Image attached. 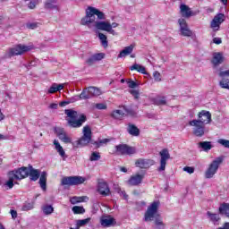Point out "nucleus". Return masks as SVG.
Listing matches in <instances>:
<instances>
[{
  "instance_id": "f257e3e1",
  "label": "nucleus",
  "mask_w": 229,
  "mask_h": 229,
  "mask_svg": "<svg viewBox=\"0 0 229 229\" xmlns=\"http://www.w3.org/2000/svg\"><path fill=\"white\" fill-rule=\"evenodd\" d=\"M158 207H160L159 201H154L152 202L147 208V211L144 215V221L148 223V221L154 220V225L156 226V229H165V224H164V220L162 219V216L158 215Z\"/></svg>"
},
{
  "instance_id": "f03ea898",
  "label": "nucleus",
  "mask_w": 229,
  "mask_h": 229,
  "mask_svg": "<svg viewBox=\"0 0 229 229\" xmlns=\"http://www.w3.org/2000/svg\"><path fill=\"white\" fill-rule=\"evenodd\" d=\"M64 114L66 115L65 121L69 128H81L83 123H87V115L85 114H78V111L73 109H65Z\"/></svg>"
},
{
  "instance_id": "7ed1b4c3",
  "label": "nucleus",
  "mask_w": 229,
  "mask_h": 229,
  "mask_svg": "<svg viewBox=\"0 0 229 229\" xmlns=\"http://www.w3.org/2000/svg\"><path fill=\"white\" fill-rule=\"evenodd\" d=\"M96 15L100 21H105V19H106L105 13L97 8L89 6L86 9V15L81 20V25L87 26V28L91 29L96 22Z\"/></svg>"
},
{
  "instance_id": "20e7f679",
  "label": "nucleus",
  "mask_w": 229,
  "mask_h": 229,
  "mask_svg": "<svg viewBox=\"0 0 229 229\" xmlns=\"http://www.w3.org/2000/svg\"><path fill=\"white\" fill-rule=\"evenodd\" d=\"M82 133V137L72 143L73 148H85L92 142V129H90V126H84Z\"/></svg>"
},
{
  "instance_id": "39448f33",
  "label": "nucleus",
  "mask_w": 229,
  "mask_h": 229,
  "mask_svg": "<svg viewBox=\"0 0 229 229\" xmlns=\"http://www.w3.org/2000/svg\"><path fill=\"white\" fill-rule=\"evenodd\" d=\"M223 160H225V157H218L213 160L205 172V178H214V175L217 173L219 166L223 164Z\"/></svg>"
},
{
  "instance_id": "423d86ee",
  "label": "nucleus",
  "mask_w": 229,
  "mask_h": 229,
  "mask_svg": "<svg viewBox=\"0 0 229 229\" xmlns=\"http://www.w3.org/2000/svg\"><path fill=\"white\" fill-rule=\"evenodd\" d=\"M31 49H33V46L18 44L13 47L9 48L8 56L9 58H12V56H21V55L31 51Z\"/></svg>"
},
{
  "instance_id": "0eeeda50",
  "label": "nucleus",
  "mask_w": 229,
  "mask_h": 229,
  "mask_svg": "<svg viewBox=\"0 0 229 229\" xmlns=\"http://www.w3.org/2000/svg\"><path fill=\"white\" fill-rule=\"evenodd\" d=\"M189 125L192 126V134L195 137H203L207 133L206 125L196 121V119L190 121Z\"/></svg>"
},
{
  "instance_id": "6e6552de",
  "label": "nucleus",
  "mask_w": 229,
  "mask_h": 229,
  "mask_svg": "<svg viewBox=\"0 0 229 229\" xmlns=\"http://www.w3.org/2000/svg\"><path fill=\"white\" fill-rule=\"evenodd\" d=\"M115 151L117 155L131 157V155H135V153H137V148L128 144H119L115 146Z\"/></svg>"
},
{
  "instance_id": "1a4fd4ad",
  "label": "nucleus",
  "mask_w": 229,
  "mask_h": 229,
  "mask_svg": "<svg viewBox=\"0 0 229 229\" xmlns=\"http://www.w3.org/2000/svg\"><path fill=\"white\" fill-rule=\"evenodd\" d=\"M85 177L81 176H69V177H64L61 180V185H68V187H71L72 185H81V183H85Z\"/></svg>"
},
{
  "instance_id": "9d476101",
  "label": "nucleus",
  "mask_w": 229,
  "mask_h": 229,
  "mask_svg": "<svg viewBox=\"0 0 229 229\" xmlns=\"http://www.w3.org/2000/svg\"><path fill=\"white\" fill-rule=\"evenodd\" d=\"M160 161H159V167L157 171L162 173V171H165V166L167 165V160L171 158V154H169V150L167 148H163L159 152Z\"/></svg>"
},
{
  "instance_id": "9b49d317",
  "label": "nucleus",
  "mask_w": 229,
  "mask_h": 229,
  "mask_svg": "<svg viewBox=\"0 0 229 229\" xmlns=\"http://www.w3.org/2000/svg\"><path fill=\"white\" fill-rule=\"evenodd\" d=\"M9 174L14 175V178L16 180H24V178H28V176H30V168L22 166L18 168L17 170H13L9 172Z\"/></svg>"
},
{
  "instance_id": "f8f14e48",
  "label": "nucleus",
  "mask_w": 229,
  "mask_h": 229,
  "mask_svg": "<svg viewBox=\"0 0 229 229\" xmlns=\"http://www.w3.org/2000/svg\"><path fill=\"white\" fill-rule=\"evenodd\" d=\"M178 24L180 26V31L182 37H192V31L189 28V24L185 19L180 18L178 20Z\"/></svg>"
},
{
  "instance_id": "ddd939ff",
  "label": "nucleus",
  "mask_w": 229,
  "mask_h": 229,
  "mask_svg": "<svg viewBox=\"0 0 229 229\" xmlns=\"http://www.w3.org/2000/svg\"><path fill=\"white\" fill-rule=\"evenodd\" d=\"M198 117L199 119H196V121L206 126L207 124H210V123H212V114H210L208 111H200L198 114Z\"/></svg>"
},
{
  "instance_id": "4468645a",
  "label": "nucleus",
  "mask_w": 229,
  "mask_h": 229,
  "mask_svg": "<svg viewBox=\"0 0 229 229\" xmlns=\"http://www.w3.org/2000/svg\"><path fill=\"white\" fill-rule=\"evenodd\" d=\"M55 135L58 137V139L64 142V144H72V139L67 135V132H65V130L64 128H55Z\"/></svg>"
},
{
  "instance_id": "2eb2a0df",
  "label": "nucleus",
  "mask_w": 229,
  "mask_h": 229,
  "mask_svg": "<svg viewBox=\"0 0 229 229\" xmlns=\"http://www.w3.org/2000/svg\"><path fill=\"white\" fill-rule=\"evenodd\" d=\"M145 176H146V173L136 174L134 175H131L129 178V180L127 181V183L131 187H137V185H140V183H142V180H144Z\"/></svg>"
},
{
  "instance_id": "dca6fc26",
  "label": "nucleus",
  "mask_w": 229,
  "mask_h": 229,
  "mask_svg": "<svg viewBox=\"0 0 229 229\" xmlns=\"http://www.w3.org/2000/svg\"><path fill=\"white\" fill-rule=\"evenodd\" d=\"M151 165H155V160L153 159L138 158L135 161V166L140 169H149Z\"/></svg>"
},
{
  "instance_id": "f3484780",
  "label": "nucleus",
  "mask_w": 229,
  "mask_h": 229,
  "mask_svg": "<svg viewBox=\"0 0 229 229\" xmlns=\"http://www.w3.org/2000/svg\"><path fill=\"white\" fill-rule=\"evenodd\" d=\"M97 191L100 196H103L104 198H106V196H110L112 194V191H110V186H108V183L106 182H99L98 184Z\"/></svg>"
},
{
  "instance_id": "a211bd4d",
  "label": "nucleus",
  "mask_w": 229,
  "mask_h": 229,
  "mask_svg": "<svg viewBox=\"0 0 229 229\" xmlns=\"http://www.w3.org/2000/svg\"><path fill=\"white\" fill-rule=\"evenodd\" d=\"M92 28H96V30H98L100 31H106L107 33H110V21H95L92 25Z\"/></svg>"
},
{
  "instance_id": "6ab92c4d",
  "label": "nucleus",
  "mask_w": 229,
  "mask_h": 229,
  "mask_svg": "<svg viewBox=\"0 0 229 229\" xmlns=\"http://www.w3.org/2000/svg\"><path fill=\"white\" fill-rule=\"evenodd\" d=\"M223 22H225V14L218 13L212 20V21H211V28L215 31H217L219 30V26H221V24H223Z\"/></svg>"
},
{
  "instance_id": "aec40b11",
  "label": "nucleus",
  "mask_w": 229,
  "mask_h": 229,
  "mask_svg": "<svg viewBox=\"0 0 229 229\" xmlns=\"http://www.w3.org/2000/svg\"><path fill=\"white\" fill-rule=\"evenodd\" d=\"M104 58H105V53H97L89 56L86 60V64L90 67L94 64H96V62H101V60H103Z\"/></svg>"
},
{
  "instance_id": "412c9836",
  "label": "nucleus",
  "mask_w": 229,
  "mask_h": 229,
  "mask_svg": "<svg viewBox=\"0 0 229 229\" xmlns=\"http://www.w3.org/2000/svg\"><path fill=\"white\" fill-rule=\"evenodd\" d=\"M180 13L182 17H184V19H191L193 15L192 11L187 4H181Z\"/></svg>"
},
{
  "instance_id": "4be33fe9",
  "label": "nucleus",
  "mask_w": 229,
  "mask_h": 229,
  "mask_svg": "<svg viewBox=\"0 0 229 229\" xmlns=\"http://www.w3.org/2000/svg\"><path fill=\"white\" fill-rule=\"evenodd\" d=\"M127 131L131 137H139L140 135V129L133 123H128Z\"/></svg>"
},
{
  "instance_id": "5701e85b",
  "label": "nucleus",
  "mask_w": 229,
  "mask_h": 229,
  "mask_svg": "<svg viewBox=\"0 0 229 229\" xmlns=\"http://www.w3.org/2000/svg\"><path fill=\"white\" fill-rule=\"evenodd\" d=\"M29 176L31 182H37L40 178V170L34 169L33 166L30 165Z\"/></svg>"
},
{
  "instance_id": "b1692460",
  "label": "nucleus",
  "mask_w": 229,
  "mask_h": 229,
  "mask_svg": "<svg viewBox=\"0 0 229 229\" xmlns=\"http://www.w3.org/2000/svg\"><path fill=\"white\" fill-rule=\"evenodd\" d=\"M225 62V57L223 56L222 53H215L213 55L212 64H215V66L221 65Z\"/></svg>"
},
{
  "instance_id": "393cba45",
  "label": "nucleus",
  "mask_w": 229,
  "mask_h": 229,
  "mask_svg": "<svg viewBox=\"0 0 229 229\" xmlns=\"http://www.w3.org/2000/svg\"><path fill=\"white\" fill-rule=\"evenodd\" d=\"M39 185L42 191H47V173L42 172L39 177Z\"/></svg>"
},
{
  "instance_id": "a878e982",
  "label": "nucleus",
  "mask_w": 229,
  "mask_h": 229,
  "mask_svg": "<svg viewBox=\"0 0 229 229\" xmlns=\"http://www.w3.org/2000/svg\"><path fill=\"white\" fill-rule=\"evenodd\" d=\"M218 213L220 216H225V217L229 218V203H222L218 208Z\"/></svg>"
},
{
  "instance_id": "bb28decb",
  "label": "nucleus",
  "mask_w": 229,
  "mask_h": 229,
  "mask_svg": "<svg viewBox=\"0 0 229 229\" xmlns=\"http://www.w3.org/2000/svg\"><path fill=\"white\" fill-rule=\"evenodd\" d=\"M133 47H135L133 45L125 47L124 49L119 53L118 58H124V56H128V55H131L133 53Z\"/></svg>"
},
{
  "instance_id": "cd10ccee",
  "label": "nucleus",
  "mask_w": 229,
  "mask_h": 229,
  "mask_svg": "<svg viewBox=\"0 0 229 229\" xmlns=\"http://www.w3.org/2000/svg\"><path fill=\"white\" fill-rule=\"evenodd\" d=\"M198 146L200 149H203V151H206V152L210 151V149L214 148V146H212L211 141H200L199 142Z\"/></svg>"
},
{
  "instance_id": "c85d7f7f",
  "label": "nucleus",
  "mask_w": 229,
  "mask_h": 229,
  "mask_svg": "<svg viewBox=\"0 0 229 229\" xmlns=\"http://www.w3.org/2000/svg\"><path fill=\"white\" fill-rule=\"evenodd\" d=\"M101 225L105 227L112 226L114 223H115V219L110 217V216H105L101 218L100 220Z\"/></svg>"
},
{
  "instance_id": "c756f323",
  "label": "nucleus",
  "mask_w": 229,
  "mask_h": 229,
  "mask_svg": "<svg viewBox=\"0 0 229 229\" xmlns=\"http://www.w3.org/2000/svg\"><path fill=\"white\" fill-rule=\"evenodd\" d=\"M130 71H137V72H140L141 74H148V72H146V67L139 64H134L130 67Z\"/></svg>"
},
{
  "instance_id": "7c9ffc66",
  "label": "nucleus",
  "mask_w": 229,
  "mask_h": 229,
  "mask_svg": "<svg viewBox=\"0 0 229 229\" xmlns=\"http://www.w3.org/2000/svg\"><path fill=\"white\" fill-rule=\"evenodd\" d=\"M88 90L89 92L90 98L101 96V89H99V88H97L94 86H89V87H88Z\"/></svg>"
},
{
  "instance_id": "2f4dec72",
  "label": "nucleus",
  "mask_w": 229,
  "mask_h": 229,
  "mask_svg": "<svg viewBox=\"0 0 229 229\" xmlns=\"http://www.w3.org/2000/svg\"><path fill=\"white\" fill-rule=\"evenodd\" d=\"M64 84H56L54 83L48 89V94H55V92H59V90H64Z\"/></svg>"
},
{
  "instance_id": "473e14b6",
  "label": "nucleus",
  "mask_w": 229,
  "mask_h": 229,
  "mask_svg": "<svg viewBox=\"0 0 229 229\" xmlns=\"http://www.w3.org/2000/svg\"><path fill=\"white\" fill-rule=\"evenodd\" d=\"M54 146L55 147V150L60 155V157L64 158L65 157V150H64V147H62V145H60V142H58V140H54Z\"/></svg>"
},
{
  "instance_id": "72a5a7b5",
  "label": "nucleus",
  "mask_w": 229,
  "mask_h": 229,
  "mask_svg": "<svg viewBox=\"0 0 229 229\" xmlns=\"http://www.w3.org/2000/svg\"><path fill=\"white\" fill-rule=\"evenodd\" d=\"M207 216L209 217L211 223H213L215 225H216V223H219V221H221V216H219V214H216V213L208 211Z\"/></svg>"
},
{
  "instance_id": "f704fd0d",
  "label": "nucleus",
  "mask_w": 229,
  "mask_h": 229,
  "mask_svg": "<svg viewBox=\"0 0 229 229\" xmlns=\"http://www.w3.org/2000/svg\"><path fill=\"white\" fill-rule=\"evenodd\" d=\"M41 210L45 214V216H51V214L55 212V208H53L52 205L46 204L42 206Z\"/></svg>"
},
{
  "instance_id": "c9c22d12",
  "label": "nucleus",
  "mask_w": 229,
  "mask_h": 229,
  "mask_svg": "<svg viewBox=\"0 0 229 229\" xmlns=\"http://www.w3.org/2000/svg\"><path fill=\"white\" fill-rule=\"evenodd\" d=\"M154 105L157 106L167 105V100H165V97H156L153 98Z\"/></svg>"
},
{
  "instance_id": "e433bc0d",
  "label": "nucleus",
  "mask_w": 229,
  "mask_h": 229,
  "mask_svg": "<svg viewBox=\"0 0 229 229\" xmlns=\"http://www.w3.org/2000/svg\"><path fill=\"white\" fill-rule=\"evenodd\" d=\"M77 98H79L78 99H90V98H92L90 97V93H89L88 88L83 89L80 95H78Z\"/></svg>"
},
{
  "instance_id": "4c0bfd02",
  "label": "nucleus",
  "mask_w": 229,
  "mask_h": 229,
  "mask_svg": "<svg viewBox=\"0 0 229 229\" xmlns=\"http://www.w3.org/2000/svg\"><path fill=\"white\" fill-rule=\"evenodd\" d=\"M111 117H113V119L121 120L123 117H124V112L119 109L114 110L111 113Z\"/></svg>"
},
{
  "instance_id": "58836bf2",
  "label": "nucleus",
  "mask_w": 229,
  "mask_h": 229,
  "mask_svg": "<svg viewBox=\"0 0 229 229\" xmlns=\"http://www.w3.org/2000/svg\"><path fill=\"white\" fill-rule=\"evenodd\" d=\"M98 38H99L103 47H105V48L108 47V38H106V35L99 32L98 33Z\"/></svg>"
},
{
  "instance_id": "ea45409f",
  "label": "nucleus",
  "mask_w": 229,
  "mask_h": 229,
  "mask_svg": "<svg viewBox=\"0 0 229 229\" xmlns=\"http://www.w3.org/2000/svg\"><path fill=\"white\" fill-rule=\"evenodd\" d=\"M90 223V217L82 219V220H77L76 221V227L77 229L81 228V226H85V225H89Z\"/></svg>"
},
{
  "instance_id": "a19ab883",
  "label": "nucleus",
  "mask_w": 229,
  "mask_h": 229,
  "mask_svg": "<svg viewBox=\"0 0 229 229\" xmlns=\"http://www.w3.org/2000/svg\"><path fill=\"white\" fill-rule=\"evenodd\" d=\"M87 197H72L70 199L72 205H76V203H83Z\"/></svg>"
},
{
  "instance_id": "79ce46f5",
  "label": "nucleus",
  "mask_w": 229,
  "mask_h": 229,
  "mask_svg": "<svg viewBox=\"0 0 229 229\" xmlns=\"http://www.w3.org/2000/svg\"><path fill=\"white\" fill-rule=\"evenodd\" d=\"M14 180H17L15 178V175L13 174H9V179L8 181L5 182L6 187H8V189H13V182Z\"/></svg>"
},
{
  "instance_id": "37998d69",
  "label": "nucleus",
  "mask_w": 229,
  "mask_h": 229,
  "mask_svg": "<svg viewBox=\"0 0 229 229\" xmlns=\"http://www.w3.org/2000/svg\"><path fill=\"white\" fill-rule=\"evenodd\" d=\"M73 214L75 215H80V214H83L85 212V208H83V206H74L72 208Z\"/></svg>"
},
{
  "instance_id": "c03bdc74",
  "label": "nucleus",
  "mask_w": 229,
  "mask_h": 229,
  "mask_svg": "<svg viewBox=\"0 0 229 229\" xmlns=\"http://www.w3.org/2000/svg\"><path fill=\"white\" fill-rule=\"evenodd\" d=\"M101 158V154L99 152H92L89 160L90 162H98V160H100Z\"/></svg>"
},
{
  "instance_id": "a18cd8bd",
  "label": "nucleus",
  "mask_w": 229,
  "mask_h": 229,
  "mask_svg": "<svg viewBox=\"0 0 229 229\" xmlns=\"http://www.w3.org/2000/svg\"><path fill=\"white\" fill-rule=\"evenodd\" d=\"M219 85L222 89H227L229 90V80L222 77V81H220Z\"/></svg>"
},
{
  "instance_id": "49530a36",
  "label": "nucleus",
  "mask_w": 229,
  "mask_h": 229,
  "mask_svg": "<svg viewBox=\"0 0 229 229\" xmlns=\"http://www.w3.org/2000/svg\"><path fill=\"white\" fill-rule=\"evenodd\" d=\"M127 84L129 89H137V87H139V83L131 80L127 81Z\"/></svg>"
},
{
  "instance_id": "de8ad7c7",
  "label": "nucleus",
  "mask_w": 229,
  "mask_h": 229,
  "mask_svg": "<svg viewBox=\"0 0 229 229\" xmlns=\"http://www.w3.org/2000/svg\"><path fill=\"white\" fill-rule=\"evenodd\" d=\"M218 144H221L224 148H229V140L220 139L218 140Z\"/></svg>"
},
{
  "instance_id": "09e8293b",
  "label": "nucleus",
  "mask_w": 229,
  "mask_h": 229,
  "mask_svg": "<svg viewBox=\"0 0 229 229\" xmlns=\"http://www.w3.org/2000/svg\"><path fill=\"white\" fill-rule=\"evenodd\" d=\"M130 94L133 96L134 99H139L140 98V93L137 89H131Z\"/></svg>"
},
{
  "instance_id": "8fccbe9b",
  "label": "nucleus",
  "mask_w": 229,
  "mask_h": 229,
  "mask_svg": "<svg viewBox=\"0 0 229 229\" xmlns=\"http://www.w3.org/2000/svg\"><path fill=\"white\" fill-rule=\"evenodd\" d=\"M22 210L28 212V210H33V203H27L22 206Z\"/></svg>"
},
{
  "instance_id": "3c124183",
  "label": "nucleus",
  "mask_w": 229,
  "mask_h": 229,
  "mask_svg": "<svg viewBox=\"0 0 229 229\" xmlns=\"http://www.w3.org/2000/svg\"><path fill=\"white\" fill-rule=\"evenodd\" d=\"M28 30H37L38 28V22L27 23Z\"/></svg>"
},
{
  "instance_id": "603ef678",
  "label": "nucleus",
  "mask_w": 229,
  "mask_h": 229,
  "mask_svg": "<svg viewBox=\"0 0 229 229\" xmlns=\"http://www.w3.org/2000/svg\"><path fill=\"white\" fill-rule=\"evenodd\" d=\"M153 77L155 81H162V75L157 71L153 72Z\"/></svg>"
},
{
  "instance_id": "864d4df0",
  "label": "nucleus",
  "mask_w": 229,
  "mask_h": 229,
  "mask_svg": "<svg viewBox=\"0 0 229 229\" xmlns=\"http://www.w3.org/2000/svg\"><path fill=\"white\" fill-rule=\"evenodd\" d=\"M95 108H97L98 110H106L107 106L106 104L98 103L95 105Z\"/></svg>"
},
{
  "instance_id": "5fc2aeb1",
  "label": "nucleus",
  "mask_w": 229,
  "mask_h": 229,
  "mask_svg": "<svg viewBox=\"0 0 229 229\" xmlns=\"http://www.w3.org/2000/svg\"><path fill=\"white\" fill-rule=\"evenodd\" d=\"M183 171H185L189 174H192V173H194V167H192V166H184Z\"/></svg>"
},
{
  "instance_id": "6e6d98bb",
  "label": "nucleus",
  "mask_w": 229,
  "mask_h": 229,
  "mask_svg": "<svg viewBox=\"0 0 229 229\" xmlns=\"http://www.w3.org/2000/svg\"><path fill=\"white\" fill-rule=\"evenodd\" d=\"M218 76H220V78H229V70H226L225 72H220Z\"/></svg>"
},
{
  "instance_id": "4d7b16f0",
  "label": "nucleus",
  "mask_w": 229,
  "mask_h": 229,
  "mask_svg": "<svg viewBox=\"0 0 229 229\" xmlns=\"http://www.w3.org/2000/svg\"><path fill=\"white\" fill-rule=\"evenodd\" d=\"M55 1H51V2H47L45 4V8H55V4H54Z\"/></svg>"
},
{
  "instance_id": "13d9d810",
  "label": "nucleus",
  "mask_w": 229,
  "mask_h": 229,
  "mask_svg": "<svg viewBox=\"0 0 229 229\" xmlns=\"http://www.w3.org/2000/svg\"><path fill=\"white\" fill-rule=\"evenodd\" d=\"M37 6V1H34V2H30L28 4V7L30 8V10H34V8H36Z\"/></svg>"
},
{
  "instance_id": "bf43d9fd",
  "label": "nucleus",
  "mask_w": 229,
  "mask_h": 229,
  "mask_svg": "<svg viewBox=\"0 0 229 229\" xmlns=\"http://www.w3.org/2000/svg\"><path fill=\"white\" fill-rule=\"evenodd\" d=\"M110 26H111V30L109 31V33H111L112 35H114V30L112 28H117V26H119V23L117 22H113V23H110Z\"/></svg>"
},
{
  "instance_id": "052dcab7",
  "label": "nucleus",
  "mask_w": 229,
  "mask_h": 229,
  "mask_svg": "<svg viewBox=\"0 0 229 229\" xmlns=\"http://www.w3.org/2000/svg\"><path fill=\"white\" fill-rule=\"evenodd\" d=\"M213 42H214V44H216L217 46H219V44H223V40H221V38H214Z\"/></svg>"
},
{
  "instance_id": "680f3d73",
  "label": "nucleus",
  "mask_w": 229,
  "mask_h": 229,
  "mask_svg": "<svg viewBox=\"0 0 229 229\" xmlns=\"http://www.w3.org/2000/svg\"><path fill=\"white\" fill-rule=\"evenodd\" d=\"M91 144H93V146H95L96 149H98V148H101V143H100L99 140L98 141H92V140H91Z\"/></svg>"
},
{
  "instance_id": "e2e57ef3",
  "label": "nucleus",
  "mask_w": 229,
  "mask_h": 229,
  "mask_svg": "<svg viewBox=\"0 0 229 229\" xmlns=\"http://www.w3.org/2000/svg\"><path fill=\"white\" fill-rule=\"evenodd\" d=\"M10 214L13 219H17V211L14 209L10 210Z\"/></svg>"
},
{
  "instance_id": "0e129e2a",
  "label": "nucleus",
  "mask_w": 229,
  "mask_h": 229,
  "mask_svg": "<svg viewBox=\"0 0 229 229\" xmlns=\"http://www.w3.org/2000/svg\"><path fill=\"white\" fill-rule=\"evenodd\" d=\"M48 108H51V110H56L58 108V104L52 103L49 105Z\"/></svg>"
},
{
  "instance_id": "69168bd1",
  "label": "nucleus",
  "mask_w": 229,
  "mask_h": 229,
  "mask_svg": "<svg viewBox=\"0 0 229 229\" xmlns=\"http://www.w3.org/2000/svg\"><path fill=\"white\" fill-rule=\"evenodd\" d=\"M217 229H229V222L224 223L223 225L218 227Z\"/></svg>"
},
{
  "instance_id": "338daca9",
  "label": "nucleus",
  "mask_w": 229,
  "mask_h": 229,
  "mask_svg": "<svg viewBox=\"0 0 229 229\" xmlns=\"http://www.w3.org/2000/svg\"><path fill=\"white\" fill-rule=\"evenodd\" d=\"M100 142V146H102V144H108V142H110L109 139H103L99 140Z\"/></svg>"
},
{
  "instance_id": "774afa93",
  "label": "nucleus",
  "mask_w": 229,
  "mask_h": 229,
  "mask_svg": "<svg viewBox=\"0 0 229 229\" xmlns=\"http://www.w3.org/2000/svg\"><path fill=\"white\" fill-rule=\"evenodd\" d=\"M67 105H69V102H67V101H62L59 103V106H65Z\"/></svg>"
}]
</instances>
